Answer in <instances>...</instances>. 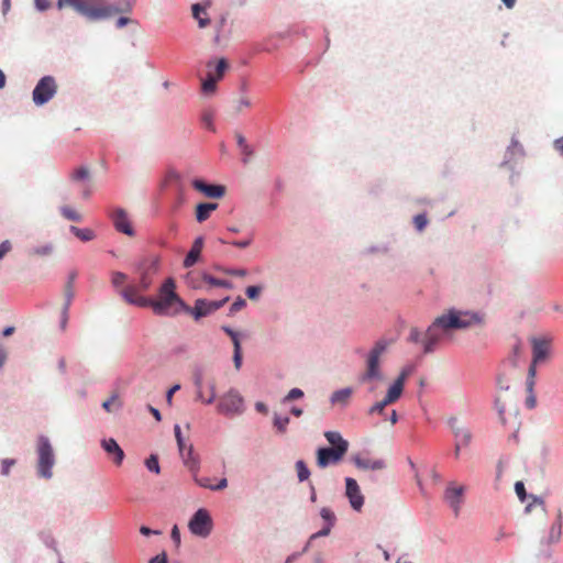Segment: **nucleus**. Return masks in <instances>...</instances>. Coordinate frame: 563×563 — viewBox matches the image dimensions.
<instances>
[{
  "label": "nucleus",
  "mask_w": 563,
  "mask_h": 563,
  "mask_svg": "<svg viewBox=\"0 0 563 563\" xmlns=\"http://www.w3.org/2000/svg\"><path fill=\"white\" fill-rule=\"evenodd\" d=\"M482 322L478 313L473 311L449 309L429 325L423 334L422 346L424 353H432L448 339H451L452 331L464 330Z\"/></svg>",
  "instance_id": "f257e3e1"
},
{
  "label": "nucleus",
  "mask_w": 563,
  "mask_h": 563,
  "mask_svg": "<svg viewBox=\"0 0 563 563\" xmlns=\"http://www.w3.org/2000/svg\"><path fill=\"white\" fill-rule=\"evenodd\" d=\"M65 5L71 7L76 12L88 19L89 21H98L111 18L112 15L125 11L130 12L132 5L122 10L114 5H102L99 0H58L57 8L63 9Z\"/></svg>",
  "instance_id": "f03ea898"
},
{
  "label": "nucleus",
  "mask_w": 563,
  "mask_h": 563,
  "mask_svg": "<svg viewBox=\"0 0 563 563\" xmlns=\"http://www.w3.org/2000/svg\"><path fill=\"white\" fill-rule=\"evenodd\" d=\"M176 285L173 278H167L161 286L157 299H151V307L155 314L168 316L185 307L184 301L175 291Z\"/></svg>",
  "instance_id": "7ed1b4c3"
},
{
  "label": "nucleus",
  "mask_w": 563,
  "mask_h": 563,
  "mask_svg": "<svg viewBox=\"0 0 563 563\" xmlns=\"http://www.w3.org/2000/svg\"><path fill=\"white\" fill-rule=\"evenodd\" d=\"M69 179L77 188L81 199L89 200L96 190L90 169L86 166L76 167L69 173Z\"/></svg>",
  "instance_id": "20e7f679"
},
{
  "label": "nucleus",
  "mask_w": 563,
  "mask_h": 563,
  "mask_svg": "<svg viewBox=\"0 0 563 563\" xmlns=\"http://www.w3.org/2000/svg\"><path fill=\"white\" fill-rule=\"evenodd\" d=\"M387 344L385 341L376 342L375 346L371 350L367 356L366 371L361 375L362 383H368L373 379H380L382 373L379 369V358L386 351Z\"/></svg>",
  "instance_id": "39448f33"
},
{
  "label": "nucleus",
  "mask_w": 563,
  "mask_h": 563,
  "mask_svg": "<svg viewBox=\"0 0 563 563\" xmlns=\"http://www.w3.org/2000/svg\"><path fill=\"white\" fill-rule=\"evenodd\" d=\"M37 454H38V462H37V472L40 476L44 478H51L52 477V467L55 463L53 448L45 437H40L37 441Z\"/></svg>",
  "instance_id": "423d86ee"
},
{
  "label": "nucleus",
  "mask_w": 563,
  "mask_h": 563,
  "mask_svg": "<svg viewBox=\"0 0 563 563\" xmlns=\"http://www.w3.org/2000/svg\"><path fill=\"white\" fill-rule=\"evenodd\" d=\"M212 527L211 516L205 508L198 509L188 523L190 532L201 538L208 537L212 531Z\"/></svg>",
  "instance_id": "0eeeda50"
},
{
  "label": "nucleus",
  "mask_w": 563,
  "mask_h": 563,
  "mask_svg": "<svg viewBox=\"0 0 563 563\" xmlns=\"http://www.w3.org/2000/svg\"><path fill=\"white\" fill-rule=\"evenodd\" d=\"M57 91V84L54 77L44 76L35 86L32 97L36 106H43L48 102Z\"/></svg>",
  "instance_id": "6e6552de"
},
{
  "label": "nucleus",
  "mask_w": 563,
  "mask_h": 563,
  "mask_svg": "<svg viewBox=\"0 0 563 563\" xmlns=\"http://www.w3.org/2000/svg\"><path fill=\"white\" fill-rule=\"evenodd\" d=\"M159 267V258L154 256L143 260L137 266V273L140 275V288L141 290H147L152 283L153 276L157 274Z\"/></svg>",
  "instance_id": "1a4fd4ad"
},
{
  "label": "nucleus",
  "mask_w": 563,
  "mask_h": 563,
  "mask_svg": "<svg viewBox=\"0 0 563 563\" xmlns=\"http://www.w3.org/2000/svg\"><path fill=\"white\" fill-rule=\"evenodd\" d=\"M243 405L242 396L236 390L230 389L220 398L218 410L224 415L241 413L243 411Z\"/></svg>",
  "instance_id": "9d476101"
},
{
  "label": "nucleus",
  "mask_w": 563,
  "mask_h": 563,
  "mask_svg": "<svg viewBox=\"0 0 563 563\" xmlns=\"http://www.w3.org/2000/svg\"><path fill=\"white\" fill-rule=\"evenodd\" d=\"M562 526V510L559 509L556 512L555 520L550 526L548 532L540 540V545L543 549H550L551 547L559 544L561 542Z\"/></svg>",
  "instance_id": "9b49d317"
},
{
  "label": "nucleus",
  "mask_w": 563,
  "mask_h": 563,
  "mask_svg": "<svg viewBox=\"0 0 563 563\" xmlns=\"http://www.w3.org/2000/svg\"><path fill=\"white\" fill-rule=\"evenodd\" d=\"M143 291L144 290H141L139 283L137 285L131 284L125 286L120 290V295L122 296L125 302L141 308H145L151 305V298L142 296Z\"/></svg>",
  "instance_id": "f8f14e48"
},
{
  "label": "nucleus",
  "mask_w": 563,
  "mask_h": 563,
  "mask_svg": "<svg viewBox=\"0 0 563 563\" xmlns=\"http://www.w3.org/2000/svg\"><path fill=\"white\" fill-rule=\"evenodd\" d=\"M344 455V448H320L317 451V465L324 468L330 464L339 463Z\"/></svg>",
  "instance_id": "ddd939ff"
},
{
  "label": "nucleus",
  "mask_w": 563,
  "mask_h": 563,
  "mask_svg": "<svg viewBox=\"0 0 563 563\" xmlns=\"http://www.w3.org/2000/svg\"><path fill=\"white\" fill-rule=\"evenodd\" d=\"M464 486L457 485L454 482L448 484L444 490V500L453 509L454 515L457 516L463 504Z\"/></svg>",
  "instance_id": "4468645a"
},
{
  "label": "nucleus",
  "mask_w": 563,
  "mask_h": 563,
  "mask_svg": "<svg viewBox=\"0 0 563 563\" xmlns=\"http://www.w3.org/2000/svg\"><path fill=\"white\" fill-rule=\"evenodd\" d=\"M191 186L207 198L220 199L225 196L227 188L223 185L207 184L202 179L196 178L191 181Z\"/></svg>",
  "instance_id": "2eb2a0df"
},
{
  "label": "nucleus",
  "mask_w": 563,
  "mask_h": 563,
  "mask_svg": "<svg viewBox=\"0 0 563 563\" xmlns=\"http://www.w3.org/2000/svg\"><path fill=\"white\" fill-rule=\"evenodd\" d=\"M345 494L350 500L351 507L360 511L364 505V496L361 493L360 486L354 478H345Z\"/></svg>",
  "instance_id": "dca6fc26"
},
{
  "label": "nucleus",
  "mask_w": 563,
  "mask_h": 563,
  "mask_svg": "<svg viewBox=\"0 0 563 563\" xmlns=\"http://www.w3.org/2000/svg\"><path fill=\"white\" fill-rule=\"evenodd\" d=\"M228 301V298L220 300V301H207L203 299H198L195 302V307L191 309V314L196 320L206 317L207 314L218 310L221 308L224 302Z\"/></svg>",
  "instance_id": "f3484780"
},
{
  "label": "nucleus",
  "mask_w": 563,
  "mask_h": 563,
  "mask_svg": "<svg viewBox=\"0 0 563 563\" xmlns=\"http://www.w3.org/2000/svg\"><path fill=\"white\" fill-rule=\"evenodd\" d=\"M321 518L325 521V527H323L320 531L313 533L309 541L307 542L306 547L303 548V552L308 550V548L311 545L312 541L319 537H325L330 533L334 522H335V515L330 508L323 507L320 510Z\"/></svg>",
  "instance_id": "a211bd4d"
},
{
  "label": "nucleus",
  "mask_w": 563,
  "mask_h": 563,
  "mask_svg": "<svg viewBox=\"0 0 563 563\" xmlns=\"http://www.w3.org/2000/svg\"><path fill=\"white\" fill-rule=\"evenodd\" d=\"M532 343V363L531 365H537L543 361L547 360L549 353H550V340H547L544 338H533L531 340Z\"/></svg>",
  "instance_id": "6ab92c4d"
},
{
  "label": "nucleus",
  "mask_w": 563,
  "mask_h": 563,
  "mask_svg": "<svg viewBox=\"0 0 563 563\" xmlns=\"http://www.w3.org/2000/svg\"><path fill=\"white\" fill-rule=\"evenodd\" d=\"M111 219L117 231L126 235H133L134 231L125 210L118 208L111 213Z\"/></svg>",
  "instance_id": "aec40b11"
},
{
  "label": "nucleus",
  "mask_w": 563,
  "mask_h": 563,
  "mask_svg": "<svg viewBox=\"0 0 563 563\" xmlns=\"http://www.w3.org/2000/svg\"><path fill=\"white\" fill-rule=\"evenodd\" d=\"M408 377V372L402 371L393 385L388 388L386 396L384 399L389 404L396 402L404 393L405 382Z\"/></svg>",
  "instance_id": "412c9836"
},
{
  "label": "nucleus",
  "mask_w": 563,
  "mask_h": 563,
  "mask_svg": "<svg viewBox=\"0 0 563 563\" xmlns=\"http://www.w3.org/2000/svg\"><path fill=\"white\" fill-rule=\"evenodd\" d=\"M101 446L115 465L119 466L122 464L125 455L114 439L109 438L101 440Z\"/></svg>",
  "instance_id": "4be33fe9"
},
{
  "label": "nucleus",
  "mask_w": 563,
  "mask_h": 563,
  "mask_svg": "<svg viewBox=\"0 0 563 563\" xmlns=\"http://www.w3.org/2000/svg\"><path fill=\"white\" fill-rule=\"evenodd\" d=\"M450 427L454 433L455 442L467 446L472 440L470 430L461 426L456 418L450 420Z\"/></svg>",
  "instance_id": "5701e85b"
},
{
  "label": "nucleus",
  "mask_w": 563,
  "mask_h": 563,
  "mask_svg": "<svg viewBox=\"0 0 563 563\" xmlns=\"http://www.w3.org/2000/svg\"><path fill=\"white\" fill-rule=\"evenodd\" d=\"M353 462L357 468L361 470H372V471H379L385 467V462L379 459H368L363 457L361 455H355L353 457Z\"/></svg>",
  "instance_id": "b1692460"
},
{
  "label": "nucleus",
  "mask_w": 563,
  "mask_h": 563,
  "mask_svg": "<svg viewBox=\"0 0 563 563\" xmlns=\"http://www.w3.org/2000/svg\"><path fill=\"white\" fill-rule=\"evenodd\" d=\"M218 203L216 202H202L196 207V220L199 223L207 221L211 213L217 210Z\"/></svg>",
  "instance_id": "393cba45"
},
{
  "label": "nucleus",
  "mask_w": 563,
  "mask_h": 563,
  "mask_svg": "<svg viewBox=\"0 0 563 563\" xmlns=\"http://www.w3.org/2000/svg\"><path fill=\"white\" fill-rule=\"evenodd\" d=\"M324 437L328 442L332 445V448H344V453L346 454L349 450V442L342 438V435L336 431H327L324 432Z\"/></svg>",
  "instance_id": "a878e982"
},
{
  "label": "nucleus",
  "mask_w": 563,
  "mask_h": 563,
  "mask_svg": "<svg viewBox=\"0 0 563 563\" xmlns=\"http://www.w3.org/2000/svg\"><path fill=\"white\" fill-rule=\"evenodd\" d=\"M184 464L191 471L196 472L198 470V461L194 456V448L191 444H186V450L184 451V455H180Z\"/></svg>",
  "instance_id": "bb28decb"
},
{
  "label": "nucleus",
  "mask_w": 563,
  "mask_h": 563,
  "mask_svg": "<svg viewBox=\"0 0 563 563\" xmlns=\"http://www.w3.org/2000/svg\"><path fill=\"white\" fill-rule=\"evenodd\" d=\"M70 231L79 239L80 242H90L95 238V232L91 229H80L77 227H70Z\"/></svg>",
  "instance_id": "cd10ccee"
},
{
  "label": "nucleus",
  "mask_w": 563,
  "mask_h": 563,
  "mask_svg": "<svg viewBox=\"0 0 563 563\" xmlns=\"http://www.w3.org/2000/svg\"><path fill=\"white\" fill-rule=\"evenodd\" d=\"M252 107V102L249 97L241 96L236 100L233 101L232 109L235 114L242 113L245 109H250Z\"/></svg>",
  "instance_id": "c85d7f7f"
},
{
  "label": "nucleus",
  "mask_w": 563,
  "mask_h": 563,
  "mask_svg": "<svg viewBox=\"0 0 563 563\" xmlns=\"http://www.w3.org/2000/svg\"><path fill=\"white\" fill-rule=\"evenodd\" d=\"M352 395L351 388H343L333 393L331 401L334 404H346Z\"/></svg>",
  "instance_id": "c756f323"
},
{
  "label": "nucleus",
  "mask_w": 563,
  "mask_h": 563,
  "mask_svg": "<svg viewBox=\"0 0 563 563\" xmlns=\"http://www.w3.org/2000/svg\"><path fill=\"white\" fill-rule=\"evenodd\" d=\"M217 78L212 74V71H209L207 75V78L202 81L201 89L205 93H213L217 88Z\"/></svg>",
  "instance_id": "7c9ffc66"
},
{
  "label": "nucleus",
  "mask_w": 563,
  "mask_h": 563,
  "mask_svg": "<svg viewBox=\"0 0 563 563\" xmlns=\"http://www.w3.org/2000/svg\"><path fill=\"white\" fill-rule=\"evenodd\" d=\"M201 13H206L205 9L199 4L196 3L192 5V15L198 21L199 27H206L209 24L208 18H202Z\"/></svg>",
  "instance_id": "2f4dec72"
},
{
  "label": "nucleus",
  "mask_w": 563,
  "mask_h": 563,
  "mask_svg": "<svg viewBox=\"0 0 563 563\" xmlns=\"http://www.w3.org/2000/svg\"><path fill=\"white\" fill-rule=\"evenodd\" d=\"M59 210L62 216L67 220L77 222L81 220L80 213L69 206H63Z\"/></svg>",
  "instance_id": "473e14b6"
},
{
  "label": "nucleus",
  "mask_w": 563,
  "mask_h": 563,
  "mask_svg": "<svg viewBox=\"0 0 563 563\" xmlns=\"http://www.w3.org/2000/svg\"><path fill=\"white\" fill-rule=\"evenodd\" d=\"M296 471H297L298 479L300 482L307 481L310 476L309 468L307 467L306 463L301 460L296 462Z\"/></svg>",
  "instance_id": "72a5a7b5"
},
{
  "label": "nucleus",
  "mask_w": 563,
  "mask_h": 563,
  "mask_svg": "<svg viewBox=\"0 0 563 563\" xmlns=\"http://www.w3.org/2000/svg\"><path fill=\"white\" fill-rule=\"evenodd\" d=\"M200 251L201 249H190V252L185 257L184 266L191 267L195 265L200 257Z\"/></svg>",
  "instance_id": "f704fd0d"
},
{
  "label": "nucleus",
  "mask_w": 563,
  "mask_h": 563,
  "mask_svg": "<svg viewBox=\"0 0 563 563\" xmlns=\"http://www.w3.org/2000/svg\"><path fill=\"white\" fill-rule=\"evenodd\" d=\"M145 466H146V468L150 472H153L155 474H159V472H161V467H159V463H158V457L155 454L150 455L145 460Z\"/></svg>",
  "instance_id": "c9c22d12"
},
{
  "label": "nucleus",
  "mask_w": 563,
  "mask_h": 563,
  "mask_svg": "<svg viewBox=\"0 0 563 563\" xmlns=\"http://www.w3.org/2000/svg\"><path fill=\"white\" fill-rule=\"evenodd\" d=\"M228 67H229V64L224 58H221L218 60L216 70H214V73H212L214 75V77L217 78V81L222 79Z\"/></svg>",
  "instance_id": "e433bc0d"
},
{
  "label": "nucleus",
  "mask_w": 563,
  "mask_h": 563,
  "mask_svg": "<svg viewBox=\"0 0 563 563\" xmlns=\"http://www.w3.org/2000/svg\"><path fill=\"white\" fill-rule=\"evenodd\" d=\"M174 431H175V438H176V441H177L179 453H180V455H184V451L186 450V442H185V440H184V438L181 435L180 427L178 424H176L174 427Z\"/></svg>",
  "instance_id": "4c0bfd02"
},
{
  "label": "nucleus",
  "mask_w": 563,
  "mask_h": 563,
  "mask_svg": "<svg viewBox=\"0 0 563 563\" xmlns=\"http://www.w3.org/2000/svg\"><path fill=\"white\" fill-rule=\"evenodd\" d=\"M288 423H289V418L286 416L282 417V416L276 415L274 418V426L277 428V430L279 432H285Z\"/></svg>",
  "instance_id": "58836bf2"
},
{
  "label": "nucleus",
  "mask_w": 563,
  "mask_h": 563,
  "mask_svg": "<svg viewBox=\"0 0 563 563\" xmlns=\"http://www.w3.org/2000/svg\"><path fill=\"white\" fill-rule=\"evenodd\" d=\"M511 156L523 155V147L516 137L511 139V144L508 148Z\"/></svg>",
  "instance_id": "ea45409f"
},
{
  "label": "nucleus",
  "mask_w": 563,
  "mask_h": 563,
  "mask_svg": "<svg viewBox=\"0 0 563 563\" xmlns=\"http://www.w3.org/2000/svg\"><path fill=\"white\" fill-rule=\"evenodd\" d=\"M202 374L200 372L195 373L194 375V384L197 388V397L198 399H203V391H202Z\"/></svg>",
  "instance_id": "a19ab883"
},
{
  "label": "nucleus",
  "mask_w": 563,
  "mask_h": 563,
  "mask_svg": "<svg viewBox=\"0 0 563 563\" xmlns=\"http://www.w3.org/2000/svg\"><path fill=\"white\" fill-rule=\"evenodd\" d=\"M413 224L416 229L421 232L428 224L427 216L424 213L417 214L413 218Z\"/></svg>",
  "instance_id": "79ce46f5"
},
{
  "label": "nucleus",
  "mask_w": 563,
  "mask_h": 563,
  "mask_svg": "<svg viewBox=\"0 0 563 563\" xmlns=\"http://www.w3.org/2000/svg\"><path fill=\"white\" fill-rule=\"evenodd\" d=\"M537 369L534 365H530L528 371V379H527V390L529 394H533V386H534V376H536Z\"/></svg>",
  "instance_id": "37998d69"
},
{
  "label": "nucleus",
  "mask_w": 563,
  "mask_h": 563,
  "mask_svg": "<svg viewBox=\"0 0 563 563\" xmlns=\"http://www.w3.org/2000/svg\"><path fill=\"white\" fill-rule=\"evenodd\" d=\"M205 280L211 286L227 287V288L231 287L230 282L223 280V279H218L212 276H205Z\"/></svg>",
  "instance_id": "c03bdc74"
},
{
  "label": "nucleus",
  "mask_w": 563,
  "mask_h": 563,
  "mask_svg": "<svg viewBox=\"0 0 563 563\" xmlns=\"http://www.w3.org/2000/svg\"><path fill=\"white\" fill-rule=\"evenodd\" d=\"M233 362L236 369L241 367L242 364V351H241V343L235 342L234 346V354H233Z\"/></svg>",
  "instance_id": "a18cd8bd"
},
{
  "label": "nucleus",
  "mask_w": 563,
  "mask_h": 563,
  "mask_svg": "<svg viewBox=\"0 0 563 563\" xmlns=\"http://www.w3.org/2000/svg\"><path fill=\"white\" fill-rule=\"evenodd\" d=\"M389 404L383 399L376 404H374L369 409H368V413L369 415H374V413H378V415H382L384 412V409L386 406H388Z\"/></svg>",
  "instance_id": "49530a36"
},
{
  "label": "nucleus",
  "mask_w": 563,
  "mask_h": 563,
  "mask_svg": "<svg viewBox=\"0 0 563 563\" xmlns=\"http://www.w3.org/2000/svg\"><path fill=\"white\" fill-rule=\"evenodd\" d=\"M303 397V391L299 388H292L291 390H289V393L285 396L284 398V402H288V401H292L295 399H299Z\"/></svg>",
  "instance_id": "de8ad7c7"
},
{
  "label": "nucleus",
  "mask_w": 563,
  "mask_h": 563,
  "mask_svg": "<svg viewBox=\"0 0 563 563\" xmlns=\"http://www.w3.org/2000/svg\"><path fill=\"white\" fill-rule=\"evenodd\" d=\"M214 399H216V383L210 382L208 395L206 396L203 394V399H201V400L206 404H212Z\"/></svg>",
  "instance_id": "09e8293b"
},
{
  "label": "nucleus",
  "mask_w": 563,
  "mask_h": 563,
  "mask_svg": "<svg viewBox=\"0 0 563 563\" xmlns=\"http://www.w3.org/2000/svg\"><path fill=\"white\" fill-rule=\"evenodd\" d=\"M125 280H126V275H125V274H123V273H121V272H114V273L112 274V279H111V282H112V285H113L114 287H120V286H122V285L125 283Z\"/></svg>",
  "instance_id": "8fccbe9b"
},
{
  "label": "nucleus",
  "mask_w": 563,
  "mask_h": 563,
  "mask_svg": "<svg viewBox=\"0 0 563 563\" xmlns=\"http://www.w3.org/2000/svg\"><path fill=\"white\" fill-rule=\"evenodd\" d=\"M261 291L262 288L260 286H249L245 290V294L250 299L255 300L258 298Z\"/></svg>",
  "instance_id": "3c124183"
},
{
  "label": "nucleus",
  "mask_w": 563,
  "mask_h": 563,
  "mask_svg": "<svg viewBox=\"0 0 563 563\" xmlns=\"http://www.w3.org/2000/svg\"><path fill=\"white\" fill-rule=\"evenodd\" d=\"M15 465V460L13 459H4L1 463V473L2 475H9L10 468Z\"/></svg>",
  "instance_id": "603ef678"
},
{
  "label": "nucleus",
  "mask_w": 563,
  "mask_h": 563,
  "mask_svg": "<svg viewBox=\"0 0 563 563\" xmlns=\"http://www.w3.org/2000/svg\"><path fill=\"white\" fill-rule=\"evenodd\" d=\"M515 490H516V494L518 496V498L521 500V501H525L526 500V497H527V493H526V488H525V484L522 482H517L515 484Z\"/></svg>",
  "instance_id": "864d4df0"
},
{
  "label": "nucleus",
  "mask_w": 563,
  "mask_h": 563,
  "mask_svg": "<svg viewBox=\"0 0 563 563\" xmlns=\"http://www.w3.org/2000/svg\"><path fill=\"white\" fill-rule=\"evenodd\" d=\"M423 334L420 333L416 328H412L409 333V341L413 343H421L422 344Z\"/></svg>",
  "instance_id": "5fc2aeb1"
},
{
  "label": "nucleus",
  "mask_w": 563,
  "mask_h": 563,
  "mask_svg": "<svg viewBox=\"0 0 563 563\" xmlns=\"http://www.w3.org/2000/svg\"><path fill=\"white\" fill-rule=\"evenodd\" d=\"M118 402V396L117 395H112L110 398H108L107 400H104L102 402V408L108 411V412H111L112 411V406L114 404Z\"/></svg>",
  "instance_id": "6e6d98bb"
},
{
  "label": "nucleus",
  "mask_w": 563,
  "mask_h": 563,
  "mask_svg": "<svg viewBox=\"0 0 563 563\" xmlns=\"http://www.w3.org/2000/svg\"><path fill=\"white\" fill-rule=\"evenodd\" d=\"M222 330L231 338L233 346H235V342H240L239 334L230 327L223 325Z\"/></svg>",
  "instance_id": "4d7b16f0"
},
{
  "label": "nucleus",
  "mask_w": 563,
  "mask_h": 563,
  "mask_svg": "<svg viewBox=\"0 0 563 563\" xmlns=\"http://www.w3.org/2000/svg\"><path fill=\"white\" fill-rule=\"evenodd\" d=\"M34 5L38 11H46L51 8L49 0H34Z\"/></svg>",
  "instance_id": "13d9d810"
},
{
  "label": "nucleus",
  "mask_w": 563,
  "mask_h": 563,
  "mask_svg": "<svg viewBox=\"0 0 563 563\" xmlns=\"http://www.w3.org/2000/svg\"><path fill=\"white\" fill-rule=\"evenodd\" d=\"M180 389V385L179 384H176L174 386H172L167 394H166V401L169 406H172V401H173V396H175V393L178 391Z\"/></svg>",
  "instance_id": "bf43d9fd"
},
{
  "label": "nucleus",
  "mask_w": 563,
  "mask_h": 563,
  "mask_svg": "<svg viewBox=\"0 0 563 563\" xmlns=\"http://www.w3.org/2000/svg\"><path fill=\"white\" fill-rule=\"evenodd\" d=\"M245 305H246V301H245L243 298L239 297V298H238V299L232 303V306H231V311H232V312H236V311H239V310L243 309V308L245 307Z\"/></svg>",
  "instance_id": "052dcab7"
},
{
  "label": "nucleus",
  "mask_w": 563,
  "mask_h": 563,
  "mask_svg": "<svg viewBox=\"0 0 563 563\" xmlns=\"http://www.w3.org/2000/svg\"><path fill=\"white\" fill-rule=\"evenodd\" d=\"M196 483L200 486V487H203V488H209L212 490V487L213 485H211L210 483V478L208 477H202V478H195Z\"/></svg>",
  "instance_id": "680f3d73"
},
{
  "label": "nucleus",
  "mask_w": 563,
  "mask_h": 563,
  "mask_svg": "<svg viewBox=\"0 0 563 563\" xmlns=\"http://www.w3.org/2000/svg\"><path fill=\"white\" fill-rule=\"evenodd\" d=\"M167 555L165 552L157 554L156 556L152 558L148 563H167Z\"/></svg>",
  "instance_id": "e2e57ef3"
},
{
  "label": "nucleus",
  "mask_w": 563,
  "mask_h": 563,
  "mask_svg": "<svg viewBox=\"0 0 563 563\" xmlns=\"http://www.w3.org/2000/svg\"><path fill=\"white\" fill-rule=\"evenodd\" d=\"M238 144L242 148L244 154H247V155L251 154V151L249 150V146L245 143V139L242 135L238 136Z\"/></svg>",
  "instance_id": "0e129e2a"
},
{
  "label": "nucleus",
  "mask_w": 563,
  "mask_h": 563,
  "mask_svg": "<svg viewBox=\"0 0 563 563\" xmlns=\"http://www.w3.org/2000/svg\"><path fill=\"white\" fill-rule=\"evenodd\" d=\"M553 146H554L555 151H558L560 153V155L563 156V136L554 140Z\"/></svg>",
  "instance_id": "69168bd1"
},
{
  "label": "nucleus",
  "mask_w": 563,
  "mask_h": 563,
  "mask_svg": "<svg viewBox=\"0 0 563 563\" xmlns=\"http://www.w3.org/2000/svg\"><path fill=\"white\" fill-rule=\"evenodd\" d=\"M170 536L176 544L180 543V533H179L177 526L173 527Z\"/></svg>",
  "instance_id": "338daca9"
},
{
  "label": "nucleus",
  "mask_w": 563,
  "mask_h": 563,
  "mask_svg": "<svg viewBox=\"0 0 563 563\" xmlns=\"http://www.w3.org/2000/svg\"><path fill=\"white\" fill-rule=\"evenodd\" d=\"M131 22V20L129 18H125V16H121L115 22V26L118 29H122L124 27L126 24H129Z\"/></svg>",
  "instance_id": "774afa93"
}]
</instances>
